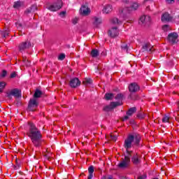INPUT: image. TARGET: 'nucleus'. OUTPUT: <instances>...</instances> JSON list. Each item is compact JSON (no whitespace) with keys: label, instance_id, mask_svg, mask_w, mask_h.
Returning <instances> with one entry per match:
<instances>
[{"label":"nucleus","instance_id":"nucleus-1","mask_svg":"<svg viewBox=\"0 0 179 179\" xmlns=\"http://www.w3.org/2000/svg\"><path fill=\"white\" fill-rule=\"evenodd\" d=\"M142 138L138 134H129L127 138L124 140V148L126 149L127 155H124V159L117 164L119 169H128L129 164H131V157H132V151H129V149L132 148V143L136 146H138L141 143Z\"/></svg>","mask_w":179,"mask_h":179},{"label":"nucleus","instance_id":"nucleus-2","mask_svg":"<svg viewBox=\"0 0 179 179\" xmlns=\"http://www.w3.org/2000/svg\"><path fill=\"white\" fill-rule=\"evenodd\" d=\"M29 128L27 135L30 138L35 148H40L43 145V142H44L43 134H41L40 129L34 123L29 122Z\"/></svg>","mask_w":179,"mask_h":179},{"label":"nucleus","instance_id":"nucleus-3","mask_svg":"<svg viewBox=\"0 0 179 179\" xmlns=\"http://www.w3.org/2000/svg\"><path fill=\"white\" fill-rule=\"evenodd\" d=\"M62 8V0H57L56 2L48 4L47 9L48 10H50V12H57V10H59Z\"/></svg>","mask_w":179,"mask_h":179},{"label":"nucleus","instance_id":"nucleus-4","mask_svg":"<svg viewBox=\"0 0 179 179\" xmlns=\"http://www.w3.org/2000/svg\"><path fill=\"white\" fill-rule=\"evenodd\" d=\"M29 48H31V42L29 40L21 42L18 45L20 52H23V51H26V50H29Z\"/></svg>","mask_w":179,"mask_h":179},{"label":"nucleus","instance_id":"nucleus-5","mask_svg":"<svg viewBox=\"0 0 179 179\" xmlns=\"http://www.w3.org/2000/svg\"><path fill=\"white\" fill-rule=\"evenodd\" d=\"M12 96L19 99V97H22V91L17 88L13 89L10 91V92L7 93V97L12 100Z\"/></svg>","mask_w":179,"mask_h":179},{"label":"nucleus","instance_id":"nucleus-6","mask_svg":"<svg viewBox=\"0 0 179 179\" xmlns=\"http://www.w3.org/2000/svg\"><path fill=\"white\" fill-rule=\"evenodd\" d=\"M38 107V101L36 99H31L28 103V111H35Z\"/></svg>","mask_w":179,"mask_h":179},{"label":"nucleus","instance_id":"nucleus-7","mask_svg":"<svg viewBox=\"0 0 179 179\" xmlns=\"http://www.w3.org/2000/svg\"><path fill=\"white\" fill-rule=\"evenodd\" d=\"M142 51L143 52H148V54H152L155 51V48L153 45H152L150 43H145L142 45Z\"/></svg>","mask_w":179,"mask_h":179},{"label":"nucleus","instance_id":"nucleus-8","mask_svg":"<svg viewBox=\"0 0 179 179\" xmlns=\"http://www.w3.org/2000/svg\"><path fill=\"white\" fill-rule=\"evenodd\" d=\"M138 8H139V5L137 3H134L130 7H126L120 12L121 13H130L132 10H136Z\"/></svg>","mask_w":179,"mask_h":179},{"label":"nucleus","instance_id":"nucleus-9","mask_svg":"<svg viewBox=\"0 0 179 179\" xmlns=\"http://www.w3.org/2000/svg\"><path fill=\"white\" fill-rule=\"evenodd\" d=\"M178 34L177 32H173L168 35L167 40L171 44H176L178 41Z\"/></svg>","mask_w":179,"mask_h":179},{"label":"nucleus","instance_id":"nucleus-10","mask_svg":"<svg viewBox=\"0 0 179 179\" xmlns=\"http://www.w3.org/2000/svg\"><path fill=\"white\" fill-rule=\"evenodd\" d=\"M118 106H122V103L120 101L111 102L110 105L103 108V110L106 112L111 111V110H114V108L118 107Z\"/></svg>","mask_w":179,"mask_h":179},{"label":"nucleus","instance_id":"nucleus-11","mask_svg":"<svg viewBox=\"0 0 179 179\" xmlns=\"http://www.w3.org/2000/svg\"><path fill=\"white\" fill-rule=\"evenodd\" d=\"M141 90V87L136 83H131L129 85V92L130 93H136Z\"/></svg>","mask_w":179,"mask_h":179},{"label":"nucleus","instance_id":"nucleus-12","mask_svg":"<svg viewBox=\"0 0 179 179\" xmlns=\"http://www.w3.org/2000/svg\"><path fill=\"white\" fill-rule=\"evenodd\" d=\"M131 162L135 166H138L142 163V161L141 160V157H139V155L138 153H133L131 152Z\"/></svg>","mask_w":179,"mask_h":179},{"label":"nucleus","instance_id":"nucleus-13","mask_svg":"<svg viewBox=\"0 0 179 179\" xmlns=\"http://www.w3.org/2000/svg\"><path fill=\"white\" fill-rule=\"evenodd\" d=\"M69 85L73 89H76V87L80 86V81L78 78H73L70 80Z\"/></svg>","mask_w":179,"mask_h":179},{"label":"nucleus","instance_id":"nucleus-14","mask_svg":"<svg viewBox=\"0 0 179 179\" xmlns=\"http://www.w3.org/2000/svg\"><path fill=\"white\" fill-rule=\"evenodd\" d=\"M161 20L162 22H171V20H173V16L168 12H166L162 14Z\"/></svg>","mask_w":179,"mask_h":179},{"label":"nucleus","instance_id":"nucleus-15","mask_svg":"<svg viewBox=\"0 0 179 179\" xmlns=\"http://www.w3.org/2000/svg\"><path fill=\"white\" fill-rule=\"evenodd\" d=\"M150 19V17L143 15L140 17L138 23L141 26H145L146 24L149 22Z\"/></svg>","mask_w":179,"mask_h":179},{"label":"nucleus","instance_id":"nucleus-16","mask_svg":"<svg viewBox=\"0 0 179 179\" xmlns=\"http://www.w3.org/2000/svg\"><path fill=\"white\" fill-rule=\"evenodd\" d=\"M118 34V27H112V29L108 31V36H110L112 38L117 37Z\"/></svg>","mask_w":179,"mask_h":179},{"label":"nucleus","instance_id":"nucleus-17","mask_svg":"<svg viewBox=\"0 0 179 179\" xmlns=\"http://www.w3.org/2000/svg\"><path fill=\"white\" fill-rule=\"evenodd\" d=\"M110 12H113V6L110 4H107L103 7V13H110Z\"/></svg>","mask_w":179,"mask_h":179},{"label":"nucleus","instance_id":"nucleus-18","mask_svg":"<svg viewBox=\"0 0 179 179\" xmlns=\"http://www.w3.org/2000/svg\"><path fill=\"white\" fill-rule=\"evenodd\" d=\"M89 12H90V8H89L88 6H83L80 8V13H82V15H89Z\"/></svg>","mask_w":179,"mask_h":179},{"label":"nucleus","instance_id":"nucleus-19","mask_svg":"<svg viewBox=\"0 0 179 179\" xmlns=\"http://www.w3.org/2000/svg\"><path fill=\"white\" fill-rule=\"evenodd\" d=\"M101 23H103V20L101 19V17H94L93 24L95 27H97V26H99V24H101Z\"/></svg>","mask_w":179,"mask_h":179},{"label":"nucleus","instance_id":"nucleus-20","mask_svg":"<svg viewBox=\"0 0 179 179\" xmlns=\"http://www.w3.org/2000/svg\"><path fill=\"white\" fill-rule=\"evenodd\" d=\"M41 96H43V92H41V90H40L38 89H36L34 94L33 99H35V100H36L37 99H40V97H41Z\"/></svg>","mask_w":179,"mask_h":179},{"label":"nucleus","instance_id":"nucleus-21","mask_svg":"<svg viewBox=\"0 0 179 179\" xmlns=\"http://www.w3.org/2000/svg\"><path fill=\"white\" fill-rule=\"evenodd\" d=\"M88 173H89L88 179L93 178V173H94V166H93V165H91L88 168Z\"/></svg>","mask_w":179,"mask_h":179},{"label":"nucleus","instance_id":"nucleus-22","mask_svg":"<svg viewBox=\"0 0 179 179\" xmlns=\"http://www.w3.org/2000/svg\"><path fill=\"white\" fill-rule=\"evenodd\" d=\"M135 113H136V107H132L128 110V111L126 113V115H129L131 117V115L135 114Z\"/></svg>","mask_w":179,"mask_h":179},{"label":"nucleus","instance_id":"nucleus-23","mask_svg":"<svg viewBox=\"0 0 179 179\" xmlns=\"http://www.w3.org/2000/svg\"><path fill=\"white\" fill-rule=\"evenodd\" d=\"M99 55H100V52L97 49H93L91 51V57H92V58H97Z\"/></svg>","mask_w":179,"mask_h":179},{"label":"nucleus","instance_id":"nucleus-24","mask_svg":"<svg viewBox=\"0 0 179 179\" xmlns=\"http://www.w3.org/2000/svg\"><path fill=\"white\" fill-rule=\"evenodd\" d=\"M138 97L139 96L136 94L135 92H130L129 95L128 96V99L129 100H137Z\"/></svg>","mask_w":179,"mask_h":179},{"label":"nucleus","instance_id":"nucleus-25","mask_svg":"<svg viewBox=\"0 0 179 179\" xmlns=\"http://www.w3.org/2000/svg\"><path fill=\"white\" fill-rule=\"evenodd\" d=\"M22 62L25 66H30L31 65V62L26 57H22Z\"/></svg>","mask_w":179,"mask_h":179},{"label":"nucleus","instance_id":"nucleus-26","mask_svg":"<svg viewBox=\"0 0 179 179\" xmlns=\"http://www.w3.org/2000/svg\"><path fill=\"white\" fill-rule=\"evenodd\" d=\"M112 24H122V22L117 17H113L110 20Z\"/></svg>","mask_w":179,"mask_h":179},{"label":"nucleus","instance_id":"nucleus-27","mask_svg":"<svg viewBox=\"0 0 179 179\" xmlns=\"http://www.w3.org/2000/svg\"><path fill=\"white\" fill-rule=\"evenodd\" d=\"M122 99H124V94L120 93L115 96V100H118L120 103H122Z\"/></svg>","mask_w":179,"mask_h":179},{"label":"nucleus","instance_id":"nucleus-28","mask_svg":"<svg viewBox=\"0 0 179 179\" xmlns=\"http://www.w3.org/2000/svg\"><path fill=\"white\" fill-rule=\"evenodd\" d=\"M113 97H114V94L113 93H107L105 94V99L106 100H111V99H113Z\"/></svg>","mask_w":179,"mask_h":179},{"label":"nucleus","instance_id":"nucleus-29","mask_svg":"<svg viewBox=\"0 0 179 179\" xmlns=\"http://www.w3.org/2000/svg\"><path fill=\"white\" fill-rule=\"evenodd\" d=\"M83 83L84 85H92L93 83V80L91 78H85Z\"/></svg>","mask_w":179,"mask_h":179},{"label":"nucleus","instance_id":"nucleus-30","mask_svg":"<svg viewBox=\"0 0 179 179\" xmlns=\"http://www.w3.org/2000/svg\"><path fill=\"white\" fill-rule=\"evenodd\" d=\"M145 117H146V114H145L144 113H138L137 114V118H138L139 120H143Z\"/></svg>","mask_w":179,"mask_h":179},{"label":"nucleus","instance_id":"nucleus-31","mask_svg":"<svg viewBox=\"0 0 179 179\" xmlns=\"http://www.w3.org/2000/svg\"><path fill=\"white\" fill-rule=\"evenodd\" d=\"M6 75H8V71L6 70H2L1 74L0 75L1 79L6 78Z\"/></svg>","mask_w":179,"mask_h":179},{"label":"nucleus","instance_id":"nucleus-32","mask_svg":"<svg viewBox=\"0 0 179 179\" xmlns=\"http://www.w3.org/2000/svg\"><path fill=\"white\" fill-rule=\"evenodd\" d=\"M5 86H6V83L5 82L0 83V93L3 92V89H5Z\"/></svg>","mask_w":179,"mask_h":179},{"label":"nucleus","instance_id":"nucleus-33","mask_svg":"<svg viewBox=\"0 0 179 179\" xmlns=\"http://www.w3.org/2000/svg\"><path fill=\"white\" fill-rule=\"evenodd\" d=\"M1 34L2 38H5L9 36V32H8V31H5L3 32L1 31Z\"/></svg>","mask_w":179,"mask_h":179},{"label":"nucleus","instance_id":"nucleus-34","mask_svg":"<svg viewBox=\"0 0 179 179\" xmlns=\"http://www.w3.org/2000/svg\"><path fill=\"white\" fill-rule=\"evenodd\" d=\"M121 49L123 51H126V52H128V45L124 43L121 45Z\"/></svg>","mask_w":179,"mask_h":179},{"label":"nucleus","instance_id":"nucleus-35","mask_svg":"<svg viewBox=\"0 0 179 179\" xmlns=\"http://www.w3.org/2000/svg\"><path fill=\"white\" fill-rule=\"evenodd\" d=\"M20 6H22V3H20V1H15L14 3L13 8H20Z\"/></svg>","mask_w":179,"mask_h":179},{"label":"nucleus","instance_id":"nucleus-36","mask_svg":"<svg viewBox=\"0 0 179 179\" xmlns=\"http://www.w3.org/2000/svg\"><path fill=\"white\" fill-rule=\"evenodd\" d=\"M169 120H170V117L167 115H165L162 118V122H169Z\"/></svg>","mask_w":179,"mask_h":179},{"label":"nucleus","instance_id":"nucleus-37","mask_svg":"<svg viewBox=\"0 0 179 179\" xmlns=\"http://www.w3.org/2000/svg\"><path fill=\"white\" fill-rule=\"evenodd\" d=\"M58 59L59 61H64V59H65V54L62 53L60 55H59Z\"/></svg>","mask_w":179,"mask_h":179},{"label":"nucleus","instance_id":"nucleus-38","mask_svg":"<svg viewBox=\"0 0 179 179\" xmlns=\"http://www.w3.org/2000/svg\"><path fill=\"white\" fill-rule=\"evenodd\" d=\"M32 13L37 10V6L33 5L30 7Z\"/></svg>","mask_w":179,"mask_h":179},{"label":"nucleus","instance_id":"nucleus-39","mask_svg":"<svg viewBox=\"0 0 179 179\" xmlns=\"http://www.w3.org/2000/svg\"><path fill=\"white\" fill-rule=\"evenodd\" d=\"M66 15V11H62L59 13V16H61V17H65Z\"/></svg>","mask_w":179,"mask_h":179},{"label":"nucleus","instance_id":"nucleus-40","mask_svg":"<svg viewBox=\"0 0 179 179\" xmlns=\"http://www.w3.org/2000/svg\"><path fill=\"white\" fill-rule=\"evenodd\" d=\"M162 29L164 30V31H169V25L168 24H165L162 27Z\"/></svg>","mask_w":179,"mask_h":179},{"label":"nucleus","instance_id":"nucleus-41","mask_svg":"<svg viewBox=\"0 0 179 179\" xmlns=\"http://www.w3.org/2000/svg\"><path fill=\"white\" fill-rule=\"evenodd\" d=\"M129 117H130L129 115H127L124 117H122L121 120L122 121H127V120H129Z\"/></svg>","mask_w":179,"mask_h":179},{"label":"nucleus","instance_id":"nucleus-42","mask_svg":"<svg viewBox=\"0 0 179 179\" xmlns=\"http://www.w3.org/2000/svg\"><path fill=\"white\" fill-rule=\"evenodd\" d=\"M44 157L48 159V160H50L51 159V154H46L44 155Z\"/></svg>","mask_w":179,"mask_h":179},{"label":"nucleus","instance_id":"nucleus-43","mask_svg":"<svg viewBox=\"0 0 179 179\" xmlns=\"http://www.w3.org/2000/svg\"><path fill=\"white\" fill-rule=\"evenodd\" d=\"M147 177L148 176H146V174H143L142 176H138L137 179H146Z\"/></svg>","mask_w":179,"mask_h":179},{"label":"nucleus","instance_id":"nucleus-44","mask_svg":"<svg viewBox=\"0 0 179 179\" xmlns=\"http://www.w3.org/2000/svg\"><path fill=\"white\" fill-rule=\"evenodd\" d=\"M25 13H27V14L33 13V11H31V8H30V7H29L28 9H27L25 10Z\"/></svg>","mask_w":179,"mask_h":179},{"label":"nucleus","instance_id":"nucleus-45","mask_svg":"<svg viewBox=\"0 0 179 179\" xmlns=\"http://www.w3.org/2000/svg\"><path fill=\"white\" fill-rule=\"evenodd\" d=\"M110 138H111V140L112 141H117V136H115V135H111L110 136Z\"/></svg>","mask_w":179,"mask_h":179},{"label":"nucleus","instance_id":"nucleus-46","mask_svg":"<svg viewBox=\"0 0 179 179\" xmlns=\"http://www.w3.org/2000/svg\"><path fill=\"white\" fill-rule=\"evenodd\" d=\"M78 19L77 17L74 18L73 20H72V23L73 24H76L78 23Z\"/></svg>","mask_w":179,"mask_h":179},{"label":"nucleus","instance_id":"nucleus-47","mask_svg":"<svg viewBox=\"0 0 179 179\" xmlns=\"http://www.w3.org/2000/svg\"><path fill=\"white\" fill-rule=\"evenodd\" d=\"M101 55H102V57H106L107 55V52L106 50L102 51Z\"/></svg>","mask_w":179,"mask_h":179},{"label":"nucleus","instance_id":"nucleus-48","mask_svg":"<svg viewBox=\"0 0 179 179\" xmlns=\"http://www.w3.org/2000/svg\"><path fill=\"white\" fill-rule=\"evenodd\" d=\"M10 78H16V73L13 72L10 74Z\"/></svg>","mask_w":179,"mask_h":179},{"label":"nucleus","instance_id":"nucleus-49","mask_svg":"<svg viewBox=\"0 0 179 179\" xmlns=\"http://www.w3.org/2000/svg\"><path fill=\"white\" fill-rule=\"evenodd\" d=\"M166 1L167 2V3H173V2H174V0H166Z\"/></svg>","mask_w":179,"mask_h":179},{"label":"nucleus","instance_id":"nucleus-50","mask_svg":"<svg viewBox=\"0 0 179 179\" xmlns=\"http://www.w3.org/2000/svg\"><path fill=\"white\" fill-rule=\"evenodd\" d=\"M107 179H113V176H109L106 178Z\"/></svg>","mask_w":179,"mask_h":179},{"label":"nucleus","instance_id":"nucleus-51","mask_svg":"<svg viewBox=\"0 0 179 179\" xmlns=\"http://www.w3.org/2000/svg\"><path fill=\"white\" fill-rule=\"evenodd\" d=\"M16 163H17V166L18 167V169L20 167V164H17V160H16Z\"/></svg>","mask_w":179,"mask_h":179},{"label":"nucleus","instance_id":"nucleus-52","mask_svg":"<svg viewBox=\"0 0 179 179\" xmlns=\"http://www.w3.org/2000/svg\"><path fill=\"white\" fill-rule=\"evenodd\" d=\"M120 179H127V177H122Z\"/></svg>","mask_w":179,"mask_h":179},{"label":"nucleus","instance_id":"nucleus-53","mask_svg":"<svg viewBox=\"0 0 179 179\" xmlns=\"http://www.w3.org/2000/svg\"><path fill=\"white\" fill-rule=\"evenodd\" d=\"M178 78V76H176L174 78H173V79H177Z\"/></svg>","mask_w":179,"mask_h":179},{"label":"nucleus","instance_id":"nucleus-54","mask_svg":"<svg viewBox=\"0 0 179 179\" xmlns=\"http://www.w3.org/2000/svg\"><path fill=\"white\" fill-rule=\"evenodd\" d=\"M102 179H107V177L103 176V177L102 178Z\"/></svg>","mask_w":179,"mask_h":179},{"label":"nucleus","instance_id":"nucleus-55","mask_svg":"<svg viewBox=\"0 0 179 179\" xmlns=\"http://www.w3.org/2000/svg\"><path fill=\"white\" fill-rule=\"evenodd\" d=\"M146 9H147V10H149V6H147Z\"/></svg>","mask_w":179,"mask_h":179},{"label":"nucleus","instance_id":"nucleus-56","mask_svg":"<svg viewBox=\"0 0 179 179\" xmlns=\"http://www.w3.org/2000/svg\"><path fill=\"white\" fill-rule=\"evenodd\" d=\"M124 2H127V0H124Z\"/></svg>","mask_w":179,"mask_h":179},{"label":"nucleus","instance_id":"nucleus-57","mask_svg":"<svg viewBox=\"0 0 179 179\" xmlns=\"http://www.w3.org/2000/svg\"><path fill=\"white\" fill-rule=\"evenodd\" d=\"M0 34H1V32H0Z\"/></svg>","mask_w":179,"mask_h":179}]
</instances>
